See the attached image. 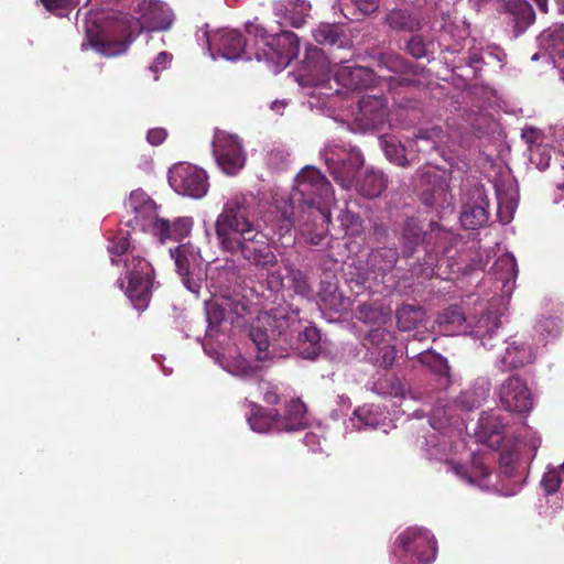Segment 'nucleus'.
<instances>
[{"mask_svg":"<svg viewBox=\"0 0 564 564\" xmlns=\"http://www.w3.org/2000/svg\"><path fill=\"white\" fill-rule=\"evenodd\" d=\"M218 248L232 258L242 259L258 269L278 264L272 239L257 221L251 200L243 194L229 198L215 220Z\"/></svg>","mask_w":564,"mask_h":564,"instance_id":"f257e3e1","label":"nucleus"},{"mask_svg":"<svg viewBox=\"0 0 564 564\" xmlns=\"http://www.w3.org/2000/svg\"><path fill=\"white\" fill-rule=\"evenodd\" d=\"M453 239L451 232L443 229L437 223L430 221L429 229H424L422 223L416 217L404 219L400 230L401 254L404 259L414 256L419 246H424L426 252V267L420 272L412 268L415 275H431L436 257L440 253H447V243Z\"/></svg>","mask_w":564,"mask_h":564,"instance_id":"f03ea898","label":"nucleus"},{"mask_svg":"<svg viewBox=\"0 0 564 564\" xmlns=\"http://www.w3.org/2000/svg\"><path fill=\"white\" fill-rule=\"evenodd\" d=\"M333 197L332 185L328 180L315 167H304L295 178L293 198L301 203V207L312 209L314 223L322 225L330 223L328 202Z\"/></svg>","mask_w":564,"mask_h":564,"instance_id":"7ed1b4c3","label":"nucleus"},{"mask_svg":"<svg viewBox=\"0 0 564 564\" xmlns=\"http://www.w3.org/2000/svg\"><path fill=\"white\" fill-rule=\"evenodd\" d=\"M393 552L410 564H431L436 557L437 543L430 530L410 527L398 535Z\"/></svg>","mask_w":564,"mask_h":564,"instance_id":"20e7f679","label":"nucleus"},{"mask_svg":"<svg viewBox=\"0 0 564 564\" xmlns=\"http://www.w3.org/2000/svg\"><path fill=\"white\" fill-rule=\"evenodd\" d=\"M126 278L128 286L126 294L134 308L143 311L148 307L153 285V269L149 261L139 256L126 259Z\"/></svg>","mask_w":564,"mask_h":564,"instance_id":"39448f33","label":"nucleus"},{"mask_svg":"<svg viewBox=\"0 0 564 564\" xmlns=\"http://www.w3.org/2000/svg\"><path fill=\"white\" fill-rule=\"evenodd\" d=\"M261 43L262 47L256 53L257 59H267L279 69L286 67L300 52L299 37L291 31L262 36Z\"/></svg>","mask_w":564,"mask_h":564,"instance_id":"423d86ee","label":"nucleus"},{"mask_svg":"<svg viewBox=\"0 0 564 564\" xmlns=\"http://www.w3.org/2000/svg\"><path fill=\"white\" fill-rule=\"evenodd\" d=\"M169 183L176 193L192 198L205 196L208 189L206 172L188 163L174 165L169 172Z\"/></svg>","mask_w":564,"mask_h":564,"instance_id":"0eeeda50","label":"nucleus"},{"mask_svg":"<svg viewBox=\"0 0 564 564\" xmlns=\"http://www.w3.org/2000/svg\"><path fill=\"white\" fill-rule=\"evenodd\" d=\"M213 154L218 166L228 175L237 174L246 163V153L239 138L225 131L215 133Z\"/></svg>","mask_w":564,"mask_h":564,"instance_id":"6e6552de","label":"nucleus"},{"mask_svg":"<svg viewBox=\"0 0 564 564\" xmlns=\"http://www.w3.org/2000/svg\"><path fill=\"white\" fill-rule=\"evenodd\" d=\"M364 163L361 152L355 148L346 151L341 158H335L334 153L326 158L330 175L345 189H350L356 184V175Z\"/></svg>","mask_w":564,"mask_h":564,"instance_id":"1a4fd4ad","label":"nucleus"},{"mask_svg":"<svg viewBox=\"0 0 564 564\" xmlns=\"http://www.w3.org/2000/svg\"><path fill=\"white\" fill-rule=\"evenodd\" d=\"M499 400L509 412L525 413L532 409L533 400L527 382L518 375H512L499 387Z\"/></svg>","mask_w":564,"mask_h":564,"instance_id":"9d476101","label":"nucleus"},{"mask_svg":"<svg viewBox=\"0 0 564 564\" xmlns=\"http://www.w3.org/2000/svg\"><path fill=\"white\" fill-rule=\"evenodd\" d=\"M124 206L133 214V218L127 221L129 227L145 230L148 227L153 228V223L160 219L156 216L155 202L142 189L132 191Z\"/></svg>","mask_w":564,"mask_h":564,"instance_id":"9b49d317","label":"nucleus"},{"mask_svg":"<svg viewBox=\"0 0 564 564\" xmlns=\"http://www.w3.org/2000/svg\"><path fill=\"white\" fill-rule=\"evenodd\" d=\"M335 82L350 90L367 89L373 86L376 75L365 66L337 65L334 70Z\"/></svg>","mask_w":564,"mask_h":564,"instance_id":"f8f14e48","label":"nucleus"},{"mask_svg":"<svg viewBox=\"0 0 564 564\" xmlns=\"http://www.w3.org/2000/svg\"><path fill=\"white\" fill-rule=\"evenodd\" d=\"M337 65L333 64L319 47L312 46L306 50L303 68L315 84L329 80Z\"/></svg>","mask_w":564,"mask_h":564,"instance_id":"ddd939ff","label":"nucleus"},{"mask_svg":"<svg viewBox=\"0 0 564 564\" xmlns=\"http://www.w3.org/2000/svg\"><path fill=\"white\" fill-rule=\"evenodd\" d=\"M506 425L498 413H482L478 421L477 436L479 441L492 449L501 446L505 440Z\"/></svg>","mask_w":564,"mask_h":564,"instance_id":"4468645a","label":"nucleus"},{"mask_svg":"<svg viewBox=\"0 0 564 564\" xmlns=\"http://www.w3.org/2000/svg\"><path fill=\"white\" fill-rule=\"evenodd\" d=\"M193 220L189 217H180L171 223L167 219L160 218L153 223V231L163 242L166 239L180 241L187 237L192 230Z\"/></svg>","mask_w":564,"mask_h":564,"instance_id":"2eb2a0df","label":"nucleus"},{"mask_svg":"<svg viewBox=\"0 0 564 564\" xmlns=\"http://www.w3.org/2000/svg\"><path fill=\"white\" fill-rule=\"evenodd\" d=\"M306 405L300 399H292L285 410V414L278 412V431L291 432L302 430L306 426Z\"/></svg>","mask_w":564,"mask_h":564,"instance_id":"dca6fc26","label":"nucleus"},{"mask_svg":"<svg viewBox=\"0 0 564 564\" xmlns=\"http://www.w3.org/2000/svg\"><path fill=\"white\" fill-rule=\"evenodd\" d=\"M538 41L554 63H564V24L553 25L544 30L539 35Z\"/></svg>","mask_w":564,"mask_h":564,"instance_id":"f3484780","label":"nucleus"},{"mask_svg":"<svg viewBox=\"0 0 564 564\" xmlns=\"http://www.w3.org/2000/svg\"><path fill=\"white\" fill-rule=\"evenodd\" d=\"M416 359L437 377V383L441 390H446L452 384L451 367L447 359L441 354L425 351L419 354Z\"/></svg>","mask_w":564,"mask_h":564,"instance_id":"a211bd4d","label":"nucleus"},{"mask_svg":"<svg viewBox=\"0 0 564 564\" xmlns=\"http://www.w3.org/2000/svg\"><path fill=\"white\" fill-rule=\"evenodd\" d=\"M355 186L360 195L367 198H376L387 188L388 178L382 171L371 167L366 170L364 176L356 182Z\"/></svg>","mask_w":564,"mask_h":564,"instance_id":"6ab92c4d","label":"nucleus"},{"mask_svg":"<svg viewBox=\"0 0 564 564\" xmlns=\"http://www.w3.org/2000/svg\"><path fill=\"white\" fill-rule=\"evenodd\" d=\"M274 9L275 14L282 15L290 25L301 28L308 15L311 4L307 0H286L285 3H276Z\"/></svg>","mask_w":564,"mask_h":564,"instance_id":"aec40b11","label":"nucleus"},{"mask_svg":"<svg viewBox=\"0 0 564 564\" xmlns=\"http://www.w3.org/2000/svg\"><path fill=\"white\" fill-rule=\"evenodd\" d=\"M531 347L523 343H510L501 357L502 370H512L533 361Z\"/></svg>","mask_w":564,"mask_h":564,"instance_id":"412c9836","label":"nucleus"},{"mask_svg":"<svg viewBox=\"0 0 564 564\" xmlns=\"http://www.w3.org/2000/svg\"><path fill=\"white\" fill-rule=\"evenodd\" d=\"M247 41L241 32L231 30L219 35L217 46L227 59H237L245 52Z\"/></svg>","mask_w":564,"mask_h":564,"instance_id":"4be33fe9","label":"nucleus"},{"mask_svg":"<svg viewBox=\"0 0 564 564\" xmlns=\"http://www.w3.org/2000/svg\"><path fill=\"white\" fill-rule=\"evenodd\" d=\"M507 9L513 18L517 33L524 32L535 20L534 10L527 0H510Z\"/></svg>","mask_w":564,"mask_h":564,"instance_id":"5701e85b","label":"nucleus"},{"mask_svg":"<svg viewBox=\"0 0 564 564\" xmlns=\"http://www.w3.org/2000/svg\"><path fill=\"white\" fill-rule=\"evenodd\" d=\"M386 22L390 29L398 32L413 33L421 29L419 15L402 9L390 11L386 17Z\"/></svg>","mask_w":564,"mask_h":564,"instance_id":"b1692460","label":"nucleus"},{"mask_svg":"<svg viewBox=\"0 0 564 564\" xmlns=\"http://www.w3.org/2000/svg\"><path fill=\"white\" fill-rule=\"evenodd\" d=\"M250 427L259 433L270 430L278 431V411H268L263 406L251 403V413L248 415Z\"/></svg>","mask_w":564,"mask_h":564,"instance_id":"393cba45","label":"nucleus"},{"mask_svg":"<svg viewBox=\"0 0 564 564\" xmlns=\"http://www.w3.org/2000/svg\"><path fill=\"white\" fill-rule=\"evenodd\" d=\"M359 111L368 124L379 126L386 117V99L377 96H365L359 101Z\"/></svg>","mask_w":564,"mask_h":564,"instance_id":"a878e982","label":"nucleus"},{"mask_svg":"<svg viewBox=\"0 0 564 564\" xmlns=\"http://www.w3.org/2000/svg\"><path fill=\"white\" fill-rule=\"evenodd\" d=\"M313 36L318 44L344 47L348 45L347 35L338 24L322 23L314 31Z\"/></svg>","mask_w":564,"mask_h":564,"instance_id":"bb28decb","label":"nucleus"},{"mask_svg":"<svg viewBox=\"0 0 564 564\" xmlns=\"http://www.w3.org/2000/svg\"><path fill=\"white\" fill-rule=\"evenodd\" d=\"M378 66L395 74L417 75L424 69L419 65L408 62L394 52L380 53L378 56Z\"/></svg>","mask_w":564,"mask_h":564,"instance_id":"cd10ccee","label":"nucleus"},{"mask_svg":"<svg viewBox=\"0 0 564 564\" xmlns=\"http://www.w3.org/2000/svg\"><path fill=\"white\" fill-rule=\"evenodd\" d=\"M437 323L443 332L456 334L466 332V317L462 307L457 305L446 308L437 318Z\"/></svg>","mask_w":564,"mask_h":564,"instance_id":"c85d7f7f","label":"nucleus"},{"mask_svg":"<svg viewBox=\"0 0 564 564\" xmlns=\"http://www.w3.org/2000/svg\"><path fill=\"white\" fill-rule=\"evenodd\" d=\"M171 256L175 261L177 272L183 276L184 283L193 291L189 285L188 275L191 264L196 261V251L194 250V247L189 243L180 245L174 250H171Z\"/></svg>","mask_w":564,"mask_h":564,"instance_id":"c756f323","label":"nucleus"},{"mask_svg":"<svg viewBox=\"0 0 564 564\" xmlns=\"http://www.w3.org/2000/svg\"><path fill=\"white\" fill-rule=\"evenodd\" d=\"M400 253L395 247H382L371 251L369 264L372 269L387 273L397 264Z\"/></svg>","mask_w":564,"mask_h":564,"instance_id":"7c9ffc66","label":"nucleus"},{"mask_svg":"<svg viewBox=\"0 0 564 564\" xmlns=\"http://www.w3.org/2000/svg\"><path fill=\"white\" fill-rule=\"evenodd\" d=\"M297 349L305 359H314L319 355L321 333L315 326H308L300 333Z\"/></svg>","mask_w":564,"mask_h":564,"instance_id":"2f4dec72","label":"nucleus"},{"mask_svg":"<svg viewBox=\"0 0 564 564\" xmlns=\"http://www.w3.org/2000/svg\"><path fill=\"white\" fill-rule=\"evenodd\" d=\"M423 318L424 311L420 306L403 304L397 310V324L402 332L415 328Z\"/></svg>","mask_w":564,"mask_h":564,"instance_id":"473e14b6","label":"nucleus"},{"mask_svg":"<svg viewBox=\"0 0 564 564\" xmlns=\"http://www.w3.org/2000/svg\"><path fill=\"white\" fill-rule=\"evenodd\" d=\"M90 45L106 56H116L127 52L131 40L110 41L100 37H90Z\"/></svg>","mask_w":564,"mask_h":564,"instance_id":"72a5a7b5","label":"nucleus"},{"mask_svg":"<svg viewBox=\"0 0 564 564\" xmlns=\"http://www.w3.org/2000/svg\"><path fill=\"white\" fill-rule=\"evenodd\" d=\"M488 218L489 216L486 208L475 205L463 210L460 221L466 229H476L486 225Z\"/></svg>","mask_w":564,"mask_h":564,"instance_id":"f704fd0d","label":"nucleus"},{"mask_svg":"<svg viewBox=\"0 0 564 564\" xmlns=\"http://www.w3.org/2000/svg\"><path fill=\"white\" fill-rule=\"evenodd\" d=\"M403 51L419 59L427 56V43L421 34H414L405 41Z\"/></svg>","mask_w":564,"mask_h":564,"instance_id":"c9c22d12","label":"nucleus"},{"mask_svg":"<svg viewBox=\"0 0 564 564\" xmlns=\"http://www.w3.org/2000/svg\"><path fill=\"white\" fill-rule=\"evenodd\" d=\"M356 317L367 324H380L384 321L386 316L381 310L372 304L364 303L357 307Z\"/></svg>","mask_w":564,"mask_h":564,"instance_id":"e433bc0d","label":"nucleus"},{"mask_svg":"<svg viewBox=\"0 0 564 564\" xmlns=\"http://www.w3.org/2000/svg\"><path fill=\"white\" fill-rule=\"evenodd\" d=\"M495 269L497 272H503V274H501L499 279H501L505 282L514 280L518 274L517 261L512 256L500 257L495 263Z\"/></svg>","mask_w":564,"mask_h":564,"instance_id":"4c0bfd02","label":"nucleus"},{"mask_svg":"<svg viewBox=\"0 0 564 564\" xmlns=\"http://www.w3.org/2000/svg\"><path fill=\"white\" fill-rule=\"evenodd\" d=\"M131 248L130 234L128 231L120 230L109 241L108 251L112 256L119 257L127 253Z\"/></svg>","mask_w":564,"mask_h":564,"instance_id":"58836bf2","label":"nucleus"},{"mask_svg":"<svg viewBox=\"0 0 564 564\" xmlns=\"http://www.w3.org/2000/svg\"><path fill=\"white\" fill-rule=\"evenodd\" d=\"M397 357V349L393 345H384L380 348L378 356L376 358H371L373 364L384 370L390 369Z\"/></svg>","mask_w":564,"mask_h":564,"instance_id":"ea45409f","label":"nucleus"},{"mask_svg":"<svg viewBox=\"0 0 564 564\" xmlns=\"http://www.w3.org/2000/svg\"><path fill=\"white\" fill-rule=\"evenodd\" d=\"M378 389L389 395L404 398V384L395 377L379 381Z\"/></svg>","mask_w":564,"mask_h":564,"instance_id":"a19ab883","label":"nucleus"},{"mask_svg":"<svg viewBox=\"0 0 564 564\" xmlns=\"http://www.w3.org/2000/svg\"><path fill=\"white\" fill-rule=\"evenodd\" d=\"M562 484L560 471L556 469L547 470L541 480V486L547 495L555 494Z\"/></svg>","mask_w":564,"mask_h":564,"instance_id":"79ce46f5","label":"nucleus"},{"mask_svg":"<svg viewBox=\"0 0 564 564\" xmlns=\"http://www.w3.org/2000/svg\"><path fill=\"white\" fill-rule=\"evenodd\" d=\"M251 340L257 346L258 350L264 352L269 349L270 341L269 335L265 328L259 325H252L249 332Z\"/></svg>","mask_w":564,"mask_h":564,"instance_id":"37998d69","label":"nucleus"},{"mask_svg":"<svg viewBox=\"0 0 564 564\" xmlns=\"http://www.w3.org/2000/svg\"><path fill=\"white\" fill-rule=\"evenodd\" d=\"M499 326L500 321L497 316L487 315L482 316L478 321V325L475 332L479 337H485L487 334L491 336L494 330L498 329Z\"/></svg>","mask_w":564,"mask_h":564,"instance_id":"c03bdc74","label":"nucleus"},{"mask_svg":"<svg viewBox=\"0 0 564 564\" xmlns=\"http://www.w3.org/2000/svg\"><path fill=\"white\" fill-rule=\"evenodd\" d=\"M530 160L534 163L539 170L544 171L550 166L551 154L546 147L538 145L535 150H532Z\"/></svg>","mask_w":564,"mask_h":564,"instance_id":"a18cd8bd","label":"nucleus"},{"mask_svg":"<svg viewBox=\"0 0 564 564\" xmlns=\"http://www.w3.org/2000/svg\"><path fill=\"white\" fill-rule=\"evenodd\" d=\"M458 405L465 411H473L479 408L480 398L475 390H467L457 398Z\"/></svg>","mask_w":564,"mask_h":564,"instance_id":"49530a36","label":"nucleus"},{"mask_svg":"<svg viewBox=\"0 0 564 564\" xmlns=\"http://www.w3.org/2000/svg\"><path fill=\"white\" fill-rule=\"evenodd\" d=\"M206 315L209 326L215 327L225 319L226 311L218 303L212 302L206 306Z\"/></svg>","mask_w":564,"mask_h":564,"instance_id":"de8ad7c7","label":"nucleus"},{"mask_svg":"<svg viewBox=\"0 0 564 564\" xmlns=\"http://www.w3.org/2000/svg\"><path fill=\"white\" fill-rule=\"evenodd\" d=\"M384 153L387 158L400 166H406L409 161L404 154L403 147H397L395 144H386Z\"/></svg>","mask_w":564,"mask_h":564,"instance_id":"09e8293b","label":"nucleus"},{"mask_svg":"<svg viewBox=\"0 0 564 564\" xmlns=\"http://www.w3.org/2000/svg\"><path fill=\"white\" fill-rule=\"evenodd\" d=\"M40 2L48 12L56 13L59 10L77 6L79 0H40Z\"/></svg>","mask_w":564,"mask_h":564,"instance_id":"8fccbe9b","label":"nucleus"},{"mask_svg":"<svg viewBox=\"0 0 564 564\" xmlns=\"http://www.w3.org/2000/svg\"><path fill=\"white\" fill-rule=\"evenodd\" d=\"M302 234L307 237V242L318 246L327 235V227L323 226L321 230H315L306 225L302 228Z\"/></svg>","mask_w":564,"mask_h":564,"instance_id":"3c124183","label":"nucleus"},{"mask_svg":"<svg viewBox=\"0 0 564 564\" xmlns=\"http://www.w3.org/2000/svg\"><path fill=\"white\" fill-rule=\"evenodd\" d=\"M522 139L525 141V143L529 147L530 154L532 153V150H535L538 145H542L540 143V140L542 138V134L534 128H528L522 131Z\"/></svg>","mask_w":564,"mask_h":564,"instance_id":"603ef678","label":"nucleus"},{"mask_svg":"<svg viewBox=\"0 0 564 564\" xmlns=\"http://www.w3.org/2000/svg\"><path fill=\"white\" fill-rule=\"evenodd\" d=\"M388 337H390V334L384 328L377 327L368 333L366 339L372 346H380L388 340Z\"/></svg>","mask_w":564,"mask_h":564,"instance_id":"864d4df0","label":"nucleus"},{"mask_svg":"<svg viewBox=\"0 0 564 564\" xmlns=\"http://www.w3.org/2000/svg\"><path fill=\"white\" fill-rule=\"evenodd\" d=\"M167 137V132L163 128H153L148 131L147 140L152 145L162 144Z\"/></svg>","mask_w":564,"mask_h":564,"instance_id":"5fc2aeb1","label":"nucleus"},{"mask_svg":"<svg viewBox=\"0 0 564 564\" xmlns=\"http://www.w3.org/2000/svg\"><path fill=\"white\" fill-rule=\"evenodd\" d=\"M485 268V262L482 260V257L475 252L474 256L470 258L469 262L466 263L464 268V273L469 274L476 270H482Z\"/></svg>","mask_w":564,"mask_h":564,"instance_id":"6e6d98bb","label":"nucleus"},{"mask_svg":"<svg viewBox=\"0 0 564 564\" xmlns=\"http://www.w3.org/2000/svg\"><path fill=\"white\" fill-rule=\"evenodd\" d=\"M169 56H170V54L167 52H165V51L160 52L156 55L154 63L150 66V69L153 73H158L160 69L165 68Z\"/></svg>","mask_w":564,"mask_h":564,"instance_id":"4d7b16f0","label":"nucleus"},{"mask_svg":"<svg viewBox=\"0 0 564 564\" xmlns=\"http://www.w3.org/2000/svg\"><path fill=\"white\" fill-rule=\"evenodd\" d=\"M263 400L268 404L274 405V404H278L280 402V395H279V393L276 392V390L274 388L270 387L264 392Z\"/></svg>","mask_w":564,"mask_h":564,"instance_id":"13d9d810","label":"nucleus"},{"mask_svg":"<svg viewBox=\"0 0 564 564\" xmlns=\"http://www.w3.org/2000/svg\"><path fill=\"white\" fill-rule=\"evenodd\" d=\"M379 0H355L358 8L364 12H371L376 9Z\"/></svg>","mask_w":564,"mask_h":564,"instance_id":"bf43d9fd","label":"nucleus"},{"mask_svg":"<svg viewBox=\"0 0 564 564\" xmlns=\"http://www.w3.org/2000/svg\"><path fill=\"white\" fill-rule=\"evenodd\" d=\"M293 226V220L290 215H288V212L284 210L282 213V220L280 225V230L289 231L291 227Z\"/></svg>","mask_w":564,"mask_h":564,"instance_id":"052dcab7","label":"nucleus"},{"mask_svg":"<svg viewBox=\"0 0 564 564\" xmlns=\"http://www.w3.org/2000/svg\"><path fill=\"white\" fill-rule=\"evenodd\" d=\"M393 83H397L400 86H409V85L413 84V80L408 79V78H393V79H391L390 85H392Z\"/></svg>","mask_w":564,"mask_h":564,"instance_id":"680f3d73","label":"nucleus"},{"mask_svg":"<svg viewBox=\"0 0 564 564\" xmlns=\"http://www.w3.org/2000/svg\"><path fill=\"white\" fill-rule=\"evenodd\" d=\"M429 140H430L429 132H423V133H420V134H417V135L415 137L414 142H415V144H416L417 149L420 150L419 143H420L421 141H426V142H429Z\"/></svg>","mask_w":564,"mask_h":564,"instance_id":"e2e57ef3","label":"nucleus"},{"mask_svg":"<svg viewBox=\"0 0 564 564\" xmlns=\"http://www.w3.org/2000/svg\"><path fill=\"white\" fill-rule=\"evenodd\" d=\"M469 64L470 65H474V64H477L481 61V54L479 53H470L469 55Z\"/></svg>","mask_w":564,"mask_h":564,"instance_id":"0e129e2a","label":"nucleus"},{"mask_svg":"<svg viewBox=\"0 0 564 564\" xmlns=\"http://www.w3.org/2000/svg\"><path fill=\"white\" fill-rule=\"evenodd\" d=\"M534 1H535V3H536L538 8H539L542 12H544V13H546V12H547V0H534Z\"/></svg>","mask_w":564,"mask_h":564,"instance_id":"69168bd1","label":"nucleus"},{"mask_svg":"<svg viewBox=\"0 0 564 564\" xmlns=\"http://www.w3.org/2000/svg\"><path fill=\"white\" fill-rule=\"evenodd\" d=\"M357 218V216L350 212H346L343 215L341 223L345 224V219L349 220L350 223H354V220Z\"/></svg>","mask_w":564,"mask_h":564,"instance_id":"338daca9","label":"nucleus"},{"mask_svg":"<svg viewBox=\"0 0 564 564\" xmlns=\"http://www.w3.org/2000/svg\"><path fill=\"white\" fill-rule=\"evenodd\" d=\"M538 56H539V54H538V53H535V54L532 56V59H533V61L538 59Z\"/></svg>","mask_w":564,"mask_h":564,"instance_id":"774afa93","label":"nucleus"}]
</instances>
